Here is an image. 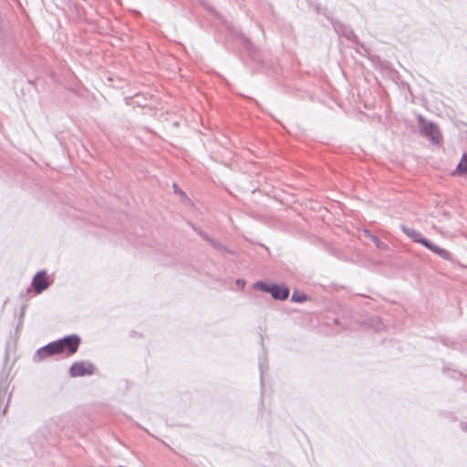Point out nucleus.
<instances>
[{
  "instance_id": "obj_1",
  "label": "nucleus",
  "mask_w": 467,
  "mask_h": 467,
  "mask_svg": "<svg viewBox=\"0 0 467 467\" xmlns=\"http://www.w3.org/2000/svg\"><path fill=\"white\" fill-rule=\"evenodd\" d=\"M79 344L80 338L76 335H71L49 343L40 348L37 354L41 358H45L55 354H62L64 352H67L68 355H72L77 352Z\"/></svg>"
},
{
  "instance_id": "obj_2",
  "label": "nucleus",
  "mask_w": 467,
  "mask_h": 467,
  "mask_svg": "<svg viewBox=\"0 0 467 467\" xmlns=\"http://www.w3.org/2000/svg\"><path fill=\"white\" fill-rule=\"evenodd\" d=\"M401 229H402L403 233L409 238H410L413 242L422 244L423 246L430 249L431 252L438 254L439 256H441L443 259L450 258V253L447 250H445L436 244H431L427 239L423 238L420 232H418L417 230L404 226V225L401 226Z\"/></svg>"
},
{
  "instance_id": "obj_3",
  "label": "nucleus",
  "mask_w": 467,
  "mask_h": 467,
  "mask_svg": "<svg viewBox=\"0 0 467 467\" xmlns=\"http://www.w3.org/2000/svg\"><path fill=\"white\" fill-rule=\"evenodd\" d=\"M32 285L35 291L39 294L49 286L48 276L45 272H40L33 278Z\"/></svg>"
},
{
  "instance_id": "obj_4",
  "label": "nucleus",
  "mask_w": 467,
  "mask_h": 467,
  "mask_svg": "<svg viewBox=\"0 0 467 467\" xmlns=\"http://www.w3.org/2000/svg\"><path fill=\"white\" fill-rule=\"evenodd\" d=\"M93 373V366L82 362H76L70 368V374L73 377L90 375Z\"/></svg>"
},
{
  "instance_id": "obj_5",
  "label": "nucleus",
  "mask_w": 467,
  "mask_h": 467,
  "mask_svg": "<svg viewBox=\"0 0 467 467\" xmlns=\"http://www.w3.org/2000/svg\"><path fill=\"white\" fill-rule=\"evenodd\" d=\"M270 293L274 298L284 300L288 297L289 289L285 286L273 285H271Z\"/></svg>"
},
{
  "instance_id": "obj_6",
  "label": "nucleus",
  "mask_w": 467,
  "mask_h": 467,
  "mask_svg": "<svg viewBox=\"0 0 467 467\" xmlns=\"http://www.w3.org/2000/svg\"><path fill=\"white\" fill-rule=\"evenodd\" d=\"M452 175H464L467 174V152L464 153L460 162L458 163L456 169L451 173Z\"/></svg>"
},
{
  "instance_id": "obj_7",
  "label": "nucleus",
  "mask_w": 467,
  "mask_h": 467,
  "mask_svg": "<svg viewBox=\"0 0 467 467\" xmlns=\"http://www.w3.org/2000/svg\"><path fill=\"white\" fill-rule=\"evenodd\" d=\"M429 130L431 140H433L436 143L440 142V140H441V134L440 133L439 130L436 127L431 125L429 127Z\"/></svg>"
},
{
  "instance_id": "obj_8",
  "label": "nucleus",
  "mask_w": 467,
  "mask_h": 467,
  "mask_svg": "<svg viewBox=\"0 0 467 467\" xmlns=\"http://www.w3.org/2000/svg\"><path fill=\"white\" fill-rule=\"evenodd\" d=\"M255 287L262 291H265V292H269V293H270V289H271V285H268L262 282L256 283Z\"/></svg>"
},
{
  "instance_id": "obj_9",
  "label": "nucleus",
  "mask_w": 467,
  "mask_h": 467,
  "mask_svg": "<svg viewBox=\"0 0 467 467\" xmlns=\"http://www.w3.org/2000/svg\"><path fill=\"white\" fill-rule=\"evenodd\" d=\"M292 299L294 301H297V302H303L306 300V296L304 295H300V296H297L296 293L293 294L292 296Z\"/></svg>"
}]
</instances>
